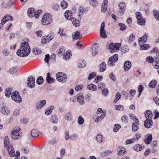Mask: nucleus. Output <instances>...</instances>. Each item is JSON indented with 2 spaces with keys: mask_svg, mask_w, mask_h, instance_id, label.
I'll return each mask as SVG.
<instances>
[{
  "mask_svg": "<svg viewBox=\"0 0 159 159\" xmlns=\"http://www.w3.org/2000/svg\"><path fill=\"white\" fill-rule=\"evenodd\" d=\"M157 84V81L154 80L151 81L149 83V86L151 88H154L155 87Z\"/></svg>",
  "mask_w": 159,
  "mask_h": 159,
  "instance_id": "e433bc0d",
  "label": "nucleus"
},
{
  "mask_svg": "<svg viewBox=\"0 0 159 159\" xmlns=\"http://www.w3.org/2000/svg\"><path fill=\"white\" fill-rule=\"evenodd\" d=\"M106 113H103L100 116H97V118L95 120L96 122L98 123L102 120L105 116Z\"/></svg>",
  "mask_w": 159,
  "mask_h": 159,
  "instance_id": "cd10ccee",
  "label": "nucleus"
},
{
  "mask_svg": "<svg viewBox=\"0 0 159 159\" xmlns=\"http://www.w3.org/2000/svg\"><path fill=\"white\" fill-rule=\"evenodd\" d=\"M148 34L147 33H145V34L143 35L142 37L140 38L139 39V45H141V43H144L146 42L148 38Z\"/></svg>",
  "mask_w": 159,
  "mask_h": 159,
  "instance_id": "2eb2a0df",
  "label": "nucleus"
},
{
  "mask_svg": "<svg viewBox=\"0 0 159 159\" xmlns=\"http://www.w3.org/2000/svg\"><path fill=\"white\" fill-rule=\"evenodd\" d=\"M143 89L144 87L141 84L139 85L138 87V92L139 93V94L138 95V98H139L141 94V93H142Z\"/></svg>",
  "mask_w": 159,
  "mask_h": 159,
  "instance_id": "c03bdc74",
  "label": "nucleus"
},
{
  "mask_svg": "<svg viewBox=\"0 0 159 159\" xmlns=\"http://www.w3.org/2000/svg\"><path fill=\"white\" fill-rule=\"evenodd\" d=\"M20 129L19 127H15L11 133V137L13 139H18L20 136Z\"/></svg>",
  "mask_w": 159,
  "mask_h": 159,
  "instance_id": "f03ea898",
  "label": "nucleus"
},
{
  "mask_svg": "<svg viewBox=\"0 0 159 159\" xmlns=\"http://www.w3.org/2000/svg\"><path fill=\"white\" fill-rule=\"evenodd\" d=\"M118 56L116 54L110 57L108 60L107 65L110 66H113L115 65L114 63L118 60Z\"/></svg>",
  "mask_w": 159,
  "mask_h": 159,
  "instance_id": "20e7f679",
  "label": "nucleus"
},
{
  "mask_svg": "<svg viewBox=\"0 0 159 159\" xmlns=\"http://www.w3.org/2000/svg\"><path fill=\"white\" fill-rule=\"evenodd\" d=\"M131 65V63L130 61H126L124 63V69L126 71H128L130 69Z\"/></svg>",
  "mask_w": 159,
  "mask_h": 159,
  "instance_id": "5701e85b",
  "label": "nucleus"
},
{
  "mask_svg": "<svg viewBox=\"0 0 159 159\" xmlns=\"http://www.w3.org/2000/svg\"><path fill=\"white\" fill-rule=\"evenodd\" d=\"M61 7L63 9L66 8L68 6V3L65 1H63L61 2Z\"/></svg>",
  "mask_w": 159,
  "mask_h": 159,
  "instance_id": "3c124183",
  "label": "nucleus"
},
{
  "mask_svg": "<svg viewBox=\"0 0 159 159\" xmlns=\"http://www.w3.org/2000/svg\"><path fill=\"white\" fill-rule=\"evenodd\" d=\"M78 15L79 16H81L83 15V14L84 12V8L82 7H80L79 8Z\"/></svg>",
  "mask_w": 159,
  "mask_h": 159,
  "instance_id": "bf43d9fd",
  "label": "nucleus"
},
{
  "mask_svg": "<svg viewBox=\"0 0 159 159\" xmlns=\"http://www.w3.org/2000/svg\"><path fill=\"white\" fill-rule=\"evenodd\" d=\"M139 124V121L137 120L136 121L132 123V129L133 132L136 131L139 128L138 125Z\"/></svg>",
  "mask_w": 159,
  "mask_h": 159,
  "instance_id": "4468645a",
  "label": "nucleus"
},
{
  "mask_svg": "<svg viewBox=\"0 0 159 159\" xmlns=\"http://www.w3.org/2000/svg\"><path fill=\"white\" fill-rule=\"evenodd\" d=\"M14 4V2H12V1H8V2L6 4H5V5L4 6H2V7L5 8H6L8 7H10L12 5H13Z\"/></svg>",
  "mask_w": 159,
  "mask_h": 159,
  "instance_id": "e2e57ef3",
  "label": "nucleus"
},
{
  "mask_svg": "<svg viewBox=\"0 0 159 159\" xmlns=\"http://www.w3.org/2000/svg\"><path fill=\"white\" fill-rule=\"evenodd\" d=\"M46 80L47 82L49 84L52 83L54 81V79L50 76L49 73H48L47 74Z\"/></svg>",
  "mask_w": 159,
  "mask_h": 159,
  "instance_id": "f704fd0d",
  "label": "nucleus"
},
{
  "mask_svg": "<svg viewBox=\"0 0 159 159\" xmlns=\"http://www.w3.org/2000/svg\"><path fill=\"white\" fill-rule=\"evenodd\" d=\"M10 95L12 99H21L18 91H16L11 93Z\"/></svg>",
  "mask_w": 159,
  "mask_h": 159,
  "instance_id": "ddd939ff",
  "label": "nucleus"
},
{
  "mask_svg": "<svg viewBox=\"0 0 159 159\" xmlns=\"http://www.w3.org/2000/svg\"><path fill=\"white\" fill-rule=\"evenodd\" d=\"M52 8L53 10L55 11H57L59 9L60 7L59 5L56 3H54L52 5Z\"/></svg>",
  "mask_w": 159,
  "mask_h": 159,
  "instance_id": "864d4df0",
  "label": "nucleus"
},
{
  "mask_svg": "<svg viewBox=\"0 0 159 159\" xmlns=\"http://www.w3.org/2000/svg\"><path fill=\"white\" fill-rule=\"evenodd\" d=\"M35 10L33 8H30L27 11L28 15L30 18H31L34 16V13Z\"/></svg>",
  "mask_w": 159,
  "mask_h": 159,
  "instance_id": "412c9836",
  "label": "nucleus"
},
{
  "mask_svg": "<svg viewBox=\"0 0 159 159\" xmlns=\"http://www.w3.org/2000/svg\"><path fill=\"white\" fill-rule=\"evenodd\" d=\"M121 127L120 125L119 124H115L114 126L113 131L114 132H117L120 128Z\"/></svg>",
  "mask_w": 159,
  "mask_h": 159,
  "instance_id": "a18cd8bd",
  "label": "nucleus"
},
{
  "mask_svg": "<svg viewBox=\"0 0 159 159\" xmlns=\"http://www.w3.org/2000/svg\"><path fill=\"white\" fill-rule=\"evenodd\" d=\"M129 50V49L127 46H124L121 48V51L122 54L127 52Z\"/></svg>",
  "mask_w": 159,
  "mask_h": 159,
  "instance_id": "052dcab7",
  "label": "nucleus"
},
{
  "mask_svg": "<svg viewBox=\"0 0 159 159\" xmlns=\"http://www.w3.org/2000/svg\"><path fill=\"white\" fill-rule=\"evenodd\" d=\"M72 37L73 39L77 40L81 39L82 36L80 34V31H77L74 34L72 35Z\"/></svg>",
  "mask_w": 159,
  "mask_h": 159,
  "instance_id": "6ab92c4d",
  "label": "nucleus"
},
{
  "mask_svg": "<svg viewBox=\"0 0 159 159\" xmlns=\"http://www.w3.org/2000/svg\"><path fill=\"white\" fill-rule=\"evenodd\" d=\"M12 19V17L10 15H7L4 16V18L2 19L1 22L2 24H5L7 21L9 20H11Z\"/></svg>",
  "mask_w": 159,
  "mask_h": 159,
  "instance_id": "a211bd4d",
  "label": "nucleus"
},
{
  "mask_svg": "<svg viewBox=\"0 0 159 159\" xmlns=\"http://www.w3.org/2000/svg\"><path fill=\"white\" fill-rule=\"evenodd\" d=\"M118 152L117 153L119 155H122L124 154L125 152H126L125 149L124 148L120 147L118 148Z\"/></svg>",
  "mask_w": 159,
  "mask_h": 159,
  "instance_id": "72a5a7b5",
  "label": "nucleus"
},
{
  "mask_svg": "<svg viewBox=\"0 0 159 159\" xmlns=\"http://www.w3.org/2000/svg\"><path fill=\"white\" fill-rule=\"evenodd\" d=\"M136 90L134 89H131L129 91V99L133 98L136 93Z\"/></svg>",
  "mask_w": 159,
  "mask_h": 159,
  "instance_id": "37998d69",
  "label": "nucleus"
},
{
  "mask_svg": "<svg viewBox=\"0 0 159 159\" xmlns=\"http://www.w3.org/2000/svg\"><path fill=\"white\" fill-rule=\"evenodd\" d=\"M144 126L147 128H151L153 125V122L152 120H146L144 121Z\"/></svg>",
  "mask_w": 159,
  "mask_h": 159,
  "instance_id": "dca6fc26",
  "label": "nucleus"
},
{
  "mask_svg": "<svg viewBox=\"0 0 159 159\" xmlns=\"http://www.w3.org/2000/svg\"><path fill=\"white\" fill-rule=\"evenodd\" d=\"M98 44L95 43L92 45L91 47L90 51L91 52V55L93 56H95L98 53Z\"/></svg>",
  "mask_w": 159,
  "mask_h": 159,
  "instance_id": "9d476101",
  "label": "nucleus"
},
{
  "mask_svg": "<svg viewBox=\"0 0 159 159\" xmlns=\"http://www.w3.org/2000/svg\"><path fill=\"white\" fill-rule=\"evenodd\" d=\"M54 108V107L52 106H51L47 108L45 112V114L47 116L51 114Z\"/></svg>",
  "mask_w": 159,
  "mask_h": 159,
  "instance_id": "a878e982",
  "label": "nucleus"
},
{
  "mask_svg": "<svg viewBox=\"0 0 159 159\" xmlns=\"http://www.w3.org/2000/svg\"><path fill=\"white\" fill-rule=\"evenodd\" d=\"M42 11L41 10H39L37 11L34 13V16L36 18H38L39 16L42 13Z\"/></svg>",
  "mask_w": 159,
  "mask_h": 159,
  "instance_id": "338daca9",
  "label": "nucleus"
},
{
  "mask_svg": "<svg viewBox=\"0 0 159 159\" xmlns=\"http://www.w3.org/2000/svg\"><path fill=\"white\" fill-rule=\"evenodd\" d=\"M96 139L98 142L101 143L102 141V135L98 134L96 137Z\"/></svg>",
  "mask_w": 159,
  "mask_h": 159,
  "instance_id": "13d9d810",
  "label": "nucleus"
},
{
  "mask_svg": "<svg viewBox=\"0 0 159 159\" xmlns=\"http://www.w3.org/2000/svg\"><path fill=\"white\" fill-rule=\"evenodd\" d=\"M52 39L50 37H48V36H43L41 40L42 43L43 44H46L50 41Z\"/></svg>",
  "mask_w": 159,
  "mask_h": 159,
  "instance_id": "4be33fe9",
  "label": "nucleus"
},
{
  "mask_svg": "<svg viewBox=\"0 0 159 159\" xmlns=\"http://www.w3.org/2000/svg\"><path fill=\"white\" fill-rule=\"evenodd\" d=\"M18 70V68L17 67H13L10 69V73L12 74H16Z\"/></svg>",
  "mask_w": 159,
  "mask_h": 159,
  "instance_id": "a19ab883",
  "label": "nucleus"
},
{
  "mask_svg": "<svg viewBox=\"0 0 159 159\" xmlns=\"http://www.w3.org/2000/svg\"><path fill=\"white\" fill-rule=\"evenodd\" d=\"M9 142L8 138L7 136H5L4 139V145L5 147L9 146Z\"/></svg>",
  "mask_w": 159,
  "mask_h": 159,
  "instance_id": "8fccbe9b",
  "label": "nucleus"
},
{
  "mask_svg": "<svg viewBox=\"0 0 159 159\" xmlns=\"http://www.w3.org/2000/svg\"><path fill=\"white\" fill-rule=\"evenodd\" d=\"M100 70L101 72L104 71L106 68V64L104 62H102L100 65Z\"/></svg>",
  "mask_w": 159,
  "mask_h": 159,
  "instance_id": "c756f323",
  "label": "nucleus"
},
{
  "mask_svg": "<svg viewBox=\"0 0 159 159\" xmlns=\"http://www.w3.org/2000/svg\"><path fill=\"white\" fill-rule=\"evenodd\" d=\"M35 77L31 76L28 77L27 80V84L28 87L30 88H33L35 85Z\"/></svg>",
  "mask_w": 159,
  "mask_h": 159,
  "instance_id": "6e6552de",
  "label": "nucleus"
},
{
  "mask_svg": "<svg viewBox=\"0 0 159 159\" xmlns=\"http://www.w3.org/2000/svg\"><path fill=\"white\" fill-rule=\"evenodd\" d=\"M90 4L92 6L95 7L98 5V3L96 0H89Z\"/></svg>",
  "mask_w": 159,
  "mask_h": 159,
  "instance_id": "09e8293b",
  "label": "nucleus"
},
{
  "mask_svg": "<svg viewBox=\"0 0 159 159\" xmlns=\"http://www.w3.org/2000/svg\"><path fill=\"white\" fill-rule=\"evenodd\" d=\"M84 122V119L82 118V116H80L78 119V122L79 124L82 125Z\"/></svg>",
  "mask_w": 159,
  "mask_h": 159,
  "instance_id": "680f3d73",
  "label": "nucleus"
},
{
  "mask_svg": "<svg viewBox=\"0 0 159 159\" xmlns=\"http://www.w3.org/2000/svg\"><path fill=\"white\" fill-rule=\"evenodd\" d=\"M111 153V152L110 150H106L101 153V155L102 157H104L109 155Z\"/></svg>",
  "mask_w": 159,
  "mask_h": 159,
  "instance_id": "58836bf2",
  "label": "nucleus"
},
{
  "mask_svg": "<svg viewBox=\"0 0 159 159\" xmlns=\"http://www.w3.org/2000/svg\"><path fill=\"white\" fill-rule=\"evenodd\" d=\"M65 51V47L63 46H61L60 47L58 53L60 55L61 54L63 53H64Z\"/></svg>",
  "mask_w": 159,
  "mask_h": 159,
  "instance_id": "0e129e2a",
  "label": "nucleus"
},
{
  "mask_svg": "<svg viewBox=\"0 0 159 159\" xmlns=\"http://www.w3.org/2000/svg\"><path fill=\"white\" fill-rule=\"evenodd\" d=\"M118 6L120 10V13L122 15L123 14L126 8L125 3L123 2H121L119 3Z\"/></svg>",
  "mask_w": 159,
  "mask_h": 159,
  "instance_id": "f8f14e48",
  "label": "nucleus"
},
{
  "mask_svg": "<svg viewBox=\"0 0 159 159\" xmlns=\"http://www.w3.org/2000/svg\"><path fill=\"white\" fill-rule=\"evenodd\" d=\"M145 115L147 119L146 120H152V113L151 111H147L145 113Z\"/></svg>",
  "mask_w": 159,
  "mask_h": 159,
  "instance_id": "393cba45",
  "label": "nucleus"
},
{
  "mask_svg": "<svg viewBox=\"0 0 159 159\" xmlns=\"http://www.w3.org/2000/svg\"><path fill=\"white\" fill-rule=\"evenodd\" d=\"M11 90L10 88H7L5 93V96L7 97H9L11 93Z\"/></svg>",
  "mask_w": 159,
  "mask_h": 159,
  "instance_id": "603ef678",
  "label": "nucleus"
},
{
  "mask_svg": "<svg viewBox=\"0 0 159 159\" xmlns=\"http://www.w3.org/2000/svg\"><path fill=\"white\" fill-rule=\"evenodd\" d=\"M129 116L130 119L134 121V122L136 121L137 120H138V121H139L137 118L134 114H130L129 115Z\"/></svg>",
  "mask_w": 159,
  "mask_h": 159,
  "instance_id": "5fc2aeb1",
  "label": "nucleus"
},
{
  "mask_svg": "<svg viewBox=\"0 0 159 159\" xmlns=\"http://www.w3.org/2000/svg\"><path fill=\"white\" fill-rule=\"evenodd\" d=\"M56 77L57 79L62 83L66 82L67 80L66 75L63 73H58L56 74Z\"/></svg>",
  "mask_w": 159,
  "mask_h": 159,
  "instance_id": "0eeeda50",
  "label": "nucleus"
},
{
  "mask_svg": "<svg viewBox=\"0 0 159 159\" xmlns=\"http://www.w3.org/2000/svg\"><path fill=\"white\" fill-rule=\"evenodd\" d=\"M50 121L53 123L57 124L58 121V119L57 116L55 115H52Z\"/></svg>",
  "mask_w": 159,
  "mask_h": 159,
  "instance_id": "2f4dec72",
  "label": "nucleus"
},
{
  "mask_svg": "<svg viewBox=\"0 0 159 159\" xmlns=\"http://www.w3.org/2000/svg\"><path fill=\"white\" fill-rule=\"evenodd\" d=\"M87 88L90 90L96 91L97 90V86L92 84L88 85Z\"/></svg>",
  "mask_w": 159,
  "mask_h": 159,
  "instance_id": "473e14b6",
  "label": "nucleus"
},
{
  "mask_svg": "<svg viewBox=\"0 0 159 159\" xmlns=\"http://www.w3.org/2000/svg\"><path fill=\"white\" fill-rule=\"evenodd\" d=\"M86 62L84 60H80L78 62V66L79 67H84L85 66Z\"/></svg>",
  "mask_w": 159,
  "mask_h": 159,
  "instance_id": "c9c22d12",
  "label": "nucleus"
},
{
  "mask_svg": "<svg viewBox=\"0 0 159 159\" xmlns=\"http://www.w3.org/2000/svg\"><path fill=\"white\" fill-rule=\"evenodd\" d=\"M46 103V100H42L38 102L36 104V108L37 110L41 109Z\"/></svg>",
  "mask_w": 159,
  "mask_h": 159,
  "instance_id": "9b49d317",
  "label": "nucleus"
},
{
  "mask_svg": "<svg viewBox=\"0 0 159 159\" xmlns=\"http://www.w3.org/2000/svg\"><path fill=\"white\" fill-rule=\"evenodd\" d=\"M140 49L141 50H146L149 48L150 46L149 44H145L140 45Z\"/></svg>",
  "mask_w": 159,
  "mask_h": 159,
  "instance_id": "de8ad7c7",
  "label": "nucleus"
},
{
  "mask_svg": "<svg viewBox=\"0 0 159 159\" xmlns=\"http://www.w3.org/2000/svg\"><path fill=\"white\" fill-rule=\"evenodd\" d=\"M143 146L142 145H137L134 147V149L136 151H139L141 150Z\"/></svg>",
  "mask_w": 159,
  "mask_h": 159,
  "instance_id": "79ce46f5",
  "label": "nucleus"
},
{
  "mask_svg": "<svg viewBox=\"0 0 159 159\" xmlns=\"http://www.w3.org/2000/svg\"><path fill=\"white\" fill-rule=\"evenodd\" d=\"M100 33L101 37L104 39L107 38V34L105 30L100 31Z\"/></svg>",
  "mask_w": 159,
  "mask_h": 159,
  "instance_id": "49530a36",
  "label": "nucleus"
},
{
  "mask_svg": "<svg viewBox=\"0 0 159 159\" xmlns=\"http://www.w3.org/2000/svg\"><path fill=\"white\" fill-rule=\"evenodd\" d=\"M152 139V135H150L149 136L147 137L144 139L145 143L147 144H149Z\"/></svg>",
  "mask_w": 159,
  "mask_h": 159,
  "instance_id": "ea45409f",
  "label": "nucleus"
},
{
  "mask_svg": "<svg viewBox=\"0 0 159 159\" xmlns=\"http://www.w3.org/2000/svg\"><path fill=\"white\" fill-rule=\"evenodd\" d=\"M136 17L138 20V23L140 25H144L145 23V19L142 17L141 13L138 12L136 13Z\"/></svg>",
  "mask_w": 159,
  "mask_h": 159,
  "instance_id": "423d86ee",
  "label": "nucleus"
},
{
  "mask_svg": "<svg viewBox=\"0 0 159 159\" xmlns=\"http://www.w3.org/2000/svg\"><path fill=\"white\" fill-rule=\"evenodd\" d=\"M154 60V59L151 56H148L146 58L147 61L150 63H153Z\"/></svg>",
  "mask_w": 159,
  "mask_h": 159,
  "instance_id": "69168bd1",
  "label": "nucleus"
},
{
  "mask_svg": "<svg viewBox=\"0 0 159 159\" xmlns=\"http://www.w3.org/2000/svg\"><path fill=\"white\" fill-rule=\"evenodd\" d=\"M152 65L153 67L156 69L159 67V58H156L153 62Z\"/></svg>",
  "mask_w": 159,
  "mask_h": 159,
  "instance_id": "c85d7f7f",
  "label": "nucleus"
},
{
  "mask_svg": "<svg viewBox=\"0 0 159 159\" xmlns=\"http://www.w3.org/2000/svg\"><path fill=\"white\" fill-rule=\"evenodd\" d=\"M71 20L74 25L75 27H77L80 26V22L79 20L73 18Z\"/></svg>",
  "mask_w": 159,
  "mask_h": 159,
  "instance_id": "7c9ffc66",
  "label": "nucleus"
},
{
  "mask_svg": "<svg viewBox=\"0 0 159 159\" xmlns=\"http://www.w3.org/2000/svg\"><path fill=\"white\" fill-rule=\"evenodd\" d=\"M39 134V133L38 131L36 129H33L31 131V135L34 138L37 137Z\"/></svg>",
  "mask_w": 159,
  "mask_h": 159,
  "instance_id": "b1692460",
  "label": "nucleus"
},
{
  "mask_svg": "<svg viewBox=\"0 0 159 159\" xmlns=\"http://www.w3.org/2000/svg\"><path fill=\"white\" fill-rule=\"evenodd\" d=\"M56 55L54 54H53L50 57V56L48 54H47L45 55L44 61L45 62L48 63L50 59H52V60H53V61H54L56 59Z\"/></svg>",
  "mask_w": 159,
  "mask_h": 159,
  "instance_id": "f3484780",
  "label": "nucleus"
},
{
  "mask_svg": "<svg viewBox=\"0 0 159 159\" xmlns=\"http://www.w3.org/2000/svg\"><path fill=\"white\" fill-rule=\"evenodd\" d=\"M63 32L64 30L62 29L61 30V29L60 28L59 29V31L58 32V33L60 34V37H62L63 36H65L67 37V36L66 35V33H64Z\"/></svg>",
  "mask_w": 159,
  "mask_h": 159,
  "instance_id": "4d7b16f0",
  "label": "nucleus"
},
{
  "mask_svg": "<svg viewBox=\"0 0 159 159\" xmlns=\"http://www.w3.org/2000/svg\"><path fill=\"white\" fill-rule=\"evenodd\" d=\"M52 22L51 16L48 13L45 14L42 19V23L43 25H47L50 24Z\"/></svg>",
  "mask_w": 159,
  "mask_h": 159,
  "instance_id": "7ed1b4c3",
  "label": "nucleus"
},
{
  "mask_svg": "<svg viewBox=\"0 0 159 159\" xmlns=\"http://www.w3.org/2000/svg\"><path fill=\"white\" fill-rule=\"evenodd\" d=\"M135 36L133 34H131L129 37L128 42L129 43H131L135 39Z\"/></svg>",
  "mask_w": 159,
  "mask_h": 159,
  "instance_id": "774afa93",
  "label": "nucleus"
},
{
  "mask_svg": "<svg viewBox=\"0 0 159 159\" xmlns=\"http://www.w3.org/2000/svg\"><path fill=\"white\" fill-rule=\"evenodd\" d=\"M153 16L155 19L157 20H159V11L156 10L153 11Z\"/></svg>",
  "mask_w": 159,
  "mask_h": 159,
  "instance_id": "4c0bfd02",
  "label": "nucleus"
},
{
  "mask_svg": "<svg viewBox=\"0 0 159 159\" xmlns=\"http://www.w3.org/2000/svg\"><path fill=\"white\" fill-rule=\"evenodd\" d=\"M64 14L65 18L69 20H71L73 18L71 17L72 13L70 11H66Z\"/></svg>",
  "mask_w": 159,
  "mask_h": 159,
  "instance_id": "bb28decb",
  "label": "nucleus"
},
{
  "mask_svg": "<svg viewBox=\"0 0 159 159\" xmlns=\"http://www.w3.org/2000/svg\"><path fill=\"white\" fill-rule=\"evenodd\" d=\"M0 107L1 112L2 114L7 116L10 114V110L8 107L5 105L4 102L3 101L2 102Z\"/></svg>",
  "mask_w": 159,
  "mask_h": 159,
  "instance_id": "39448f33",
  "label": "nucleus"
},
{
  "mask_svg": "<svg viewBox=\"0 0 159 159\" xmlns=\"http://www.w3.org/2000/svg\"><path fill=\"white\" fill-rule=\"evenodd\" d=\"M71 51L70 50H68L66 53L63 54V58L67 60L70 58V57L71 56Z\"/></svg>",
  "mask_w": 159,
  "mask_h": 159,
  "instance_id": "aec40b11",
  "label": "nucleus"
},
{
  "mask_svg": "<svg viewBox=\"0 0 159 159\" xmlns=\"http://www.w3.org/2000/svg\"><path fill=\"white\" fill-rule=\"evenodd\" d=\"M43 77L42 76H39L37 79L36 83L38 84H41L43 83Z\"/></svg>",
  "mask_w": 159,
  "mask_h": 159,
  "instance_id": "6e6d98bb",
  "label": "nucleus"
},
{
  "mask_svg": "<svg viewBox=\"0 0 159 159\" xmlns=\"http://www.w3.org/2000/svg\"><path fill=\"white\" fill-rule=\"evenodd\" d=\"M30 49L28 43L27 42H24L21 44L20 49L16 52L17 55L25 57L28 56L30 53Z\"/></svg>",
  "mask_w": 159,
  "mask_h": 159,
  "instance_id": "f257e3e1",
  "label": "nucleus"
},
{
  "mask_svg": "<svg viewBox=\"0 0 159 159\" xmlns=\"http://www.w3.org/2000/svg\"><path fill=\"white\" fill-rule=\"evenodd\" d=\"M121 43H111L109 45V48L110 51L112 53L115 51L119 49V47L120 46Z\"/></svg>",
  "mask_w": 159,
  "mask_h": 159,
  "instance_id": "1a4fd4ad",
  "label": "nucleus"
}]
</instances>
